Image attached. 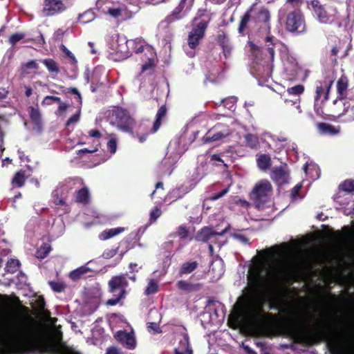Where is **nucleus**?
<instances>
[{
  "label": "nucleus",
  "mask_w": 354,
  "mask_h": 354,
  "mask_svg": "<svg viewBox=\"0 0 354 354\" xmlns=\"http://www.w3.org/2000/svg\"><path fill=\"white\" fill-rule=\"evenodd\" d=\"M149 134V133L147 132V133H142V135H139L138 133L134 132V136H132L134 138H136V137L138 138V141L140 143H143L144 142L146 141Z\"/></svg>",
  "instance_id": "57"
},
{
  "label": "nucleus",
  "mask_w": 354,
  "mask_h": 354,
  "mask_svg": "<svg viewBox=\"0 0 354 354\" xmlns=\"http://www.w3.org/2000/svg\"><path fill=\"white\" fill-rule=\"evenodd\" d=\"M49 285L53 291L56 292H64L66 288V284L63 282L51 281H49Z\"/></svg>",
  "instance_id": "42"
},
{
  "label": "nucleus",
  "mask_w": 354,
  "mask_h": 354,
  "mask_svg": "<svg viewBox=\"0 0 354 354\" xmlns=\"http://www.w3.org/2000/svg\"><path fill=\"white\" fill-rule=\"evenodd\" d=\"M20 262L18 259H10L7 261L5 270L8 273H15L16 272L20 267Z\"/></svg>",
  "instance_id": "35"
},
{
  "label": "nucleus",
  "mask_w": 354,
  "mask_h": 354,
  "mask_svg": "<svg viewBox=\"0 0 354 354\" xmlns=\"http://www.w3.org/2000/svg\"><path fill=\"white\" fill-rule=\"evenodd\" d=\"M176 287L187 293L197 292L202 288V284L200 283H192L187 281L180 280L176 283Z\"/></svg>",
  "instance_id": "21"
},
{
  "label": "nucleus",
  "mask_w": 354,
  "mask_h": 354,
  "mask_svg": "<svg viewBox=\"0 0 354 354\" xmlns=\"http://www.w3.org/2000/svg\"><path fill=\"white\" fill-rule=\"evenodd\" d=\"M67 6L62 0H44L43 12L46 16H53L66 10Z\"/></svg>",
  "instance_id": "12"
},
{
  "label": "nucleus",
  "mask_w": 354,
  "mask_h": 354,
  "mask_svg": "<svg viewBox=\"0 0 354 354\" xmlns=\"http://www.w3.org/2000/svg\"><path fill=\"white\" fill-rule=\"evenodd\" d=\"M111 117L115 120L114 123H116L120 130L134 136L133 129L136 121L127 110L117 107L112 111Z\"/></svg>",
  "instance_id": "6"
},
{
  "label": "nucleus",
  "mask_w": 354,
  "mask_h": 354,
  "mask_svg": "<svg viewBox=\"0 0 354 354\" xmlns=\"http://www.w3.org/2000/svg\"><path fill=\"white\" fill-rule=\"evenodd\" d=\"M80 111H79L77 113L73 114L71 115L67 120L66 125L69 126L71 124H73L74 122H77L80 120Z\"/></svg>",
  "instance_id": "53"
},
{
  "label": "nucleus",
  "mask_w": 354,
  "mask_h": 354,
  "mask_svg": "<svg viewBox=\"0 0 354 354\" xmlns=\"http://www.w3.org/2000/svg\"><path fill=\"white\" fill-rule=\"evenodd\" d=\"M271 165V159L268 155L261 154L257 158V165L263 170L268 169Z\"/></svg>",
  "instance_id": "33"
},
{
  "label": "nucleus",
  "mask_w": 354,
  "mask_h": 354,
  "mask_svg": "<svg viewBox=\"0 0 354 354\" xmlns=\"http://www.w3.org/2000/svg\"><path fill=\"white\" fill-rule=\"evenodd\" d=\"M107 148L111 153H115L117 150V141L115 138H111L107 142Z\"/></svg>",
  "instance_id": "50"
},
{
  "label": "nucleus",
  "mask_w": 354,
  "mask_h": 354,
  "mask_svg": "<svg viewBox=\"0 0 354 354\" xmlns=\"http://www.w3.org/2000/svg\"><path fill=\"white\" fill-rule=\"evenodd\" d=\"M286 3L287 7H290L292 10H296L301 8V6L304 4V0H286Z\"/></svg>",
  "instance_id": "45"
},
{
  "label": "nucleus",
  "mask_w": 354,
  "mask_h": 354,
  "mask_svg": "<svg viewBox=\"0 0 354 354\" xmlns=\"http://www.w3.org/2000/svg\"><path fill=\"white\" fill-rule=\"evenodd\" d=\"M48 100H53V101L56 102H57L59 104L62 102L61 98L59 97L53 96V95H48V96L45 97V98L44 99V100L42 101L41 103H45Z\"/></svg>",
  "instance_id": "61"
},
{
  "label": "nucleus",
  "mask_w": 354,
  "mask_h": 354,
  "mask_svg": "<svg viewBox=\"0 0 354 354\" xmlns=\"http://www.w3.org/2000/svg\"><path fill=\"white\" fill-rule=\"evenodd\" d=\"M341 191L345 192L348 194L354 193V180L346 179L344 180L339 186Z\"/></svg>",
  "instance_id": "37"
},
{
  "label": "nucleus",
  "mask_w": 354,
  "mask_h": 354,
  "mask_svg": "<svg viewBox=\"0 0 354 354\" xmlns=\"http://www.w3.org/2000/svg\"><path fill=\"white\" fill-rule=\"evenodd\" d=\"M105 354H121V353L117 347L110 346L106 349Z\"/></svg>",
  "instance_id": "62"
},
{
  "label": "nucleus",
  "mask_w": 354,
  "mask_h": 354,
  "mask_svg": "<svg viewBox=\"0 0 354 354\" xmlns=\"http://www.w3.org/2000/svg\"><path fill=\"white\" fill-rule=\"evenodd\" d=\"M75 201L77 203L87 204L89 202L90 194L88 187L83 188L77 191L75 194Z\"/></svg>",
  "instance_id": "26"
},
{
  "label": "nucleus",
  "mask_w": 354,
  "mask_h": 354,
  "mask_svg": "<svg viewBox=\"0 0 354 354\" xmlns=\"http://www.w3.org/2000/svg\"><path fill=\"white\" fill-rule=\"evenodd\" d=\"M252 20L256 24H263L270 28V12L268 8L263 6L252 17Z\"/></svg>",
  "instance_id": "17"
},
{
  "label": "nucleus",
  "mask_w": 354,
  "mask_h": 354,
  "mask_svg": "<svg viewBox=\"0 0 354 354\" xmlns=\"http://www.w3.org/2000/svg\"><path fill=\"white\" fill-rule=\"evenodd\" d=\"M119 250V247L112 249H107L103 253V257L106 259H110L113 257Z\"/></svg>",
  "instance_id": "51"
},
{
  "label": "nucleus",
  "mask_w": 354,
  "mask_h": 354,
  "mask_svg": "<svg viewBox=\"0 0 354 354\" xmlns=\"http://www.w3.org/2000/svg\"><path fill=\"white\" fill-rule=\"evenodd\" d=\"M336 87L339 100H335L333 101L334 104H337L338 102H342V100L346 98L348 87V77L344 75H342L337 82Z\"/></svg>",
  "instance_id": "15"
},
{
  "label": "nucleus",
  "mask_w": 354,
  "mask_h": 354,
  "mask_svg": "<svg viewBox=\"0 0 354 354\" xmlns=\"http://www.w3.org/2000/svg\"><path fill=\"white\" fill-rule=\"evenodd\" d=\"M41 63L46 66L50 74L57 75L60 73L59 64L52 58H46L41 60Z\"/></svg>",
  "instance_id": "25"
},
{
  "label": "nucleus",
  "mask_w": 354,
  "mask_h": 354,
  "mask_svg": "<svg viewBox=\"0 0 354 354\" xmlns=\"http://www.w3.org/2000/svg\"><path fill=\"white\" fill-rule=\"evenodd\" d=\"M124 230H125V228L123 227H115V228L107 229V230H103L99 234V239L102 241H106L107 239H109L113 236L118 235L119 234L124 232Z\"/></svg>",
  "instance_id": "24"
},
{
  "label": "nucleus",
  "mask_w": 354,
  "mask_h": 354,
  "mask_svg": "<svg viewBox=\"0 0 354 354\" xmlns=\"http://www.w3.org/2000/svg\"><path fill=\"white\" fill-rule=\"evenodd\" d=\"M304 91V86L302 84H297L288 88L287 92L289 95H299Z\"/></svg>",
  "instance_id": "43"
},
{
  "label": "nucleus",
  "mask_w": 354,
  "mask_h": 354,
  "mask_svg": "<svg viewBox=\"0 0 354 354\" xmlns=\"http://www.w3.org/2000/svg\"><path fill=\"white\" fill-rule=\"evenodd\" d=\"M283 275L270 271L264 264H258L250 270L246 298L252 307L250 315L252 326L257 330L277 335H284L296 343L309 345L325 342L331 354H354V327L349 326L344 333H337L329 326H320L313 330L300 331L295 314L288 313L283 321L278 322L277 315L263 310L266 299L260 292L268 281H281Z\"/></svg>",
  "instance_id": "1"
},
{
  "label": "nucleus",
  "mask_w": 354,
  "mask_h": 354,
  "mask_svg": "<svg viewBox=\"0 0 354 354\" xmlns=\"http://www.w3.org/2000/svg\"><path fill=\"white\" fill-rule=\"evenodd\" d=\"M25 37V35L22 32H16L10 36L8 39V43L12 46H15L19 41Z\"/></svg>",
  "instance_id": "41"
},
{
  "label": "nucleus",
  "mask_w": 354,
  "mask_h": 354,
  "mask_svg": "<svg viewBox=\"0 0 354 354\" xmlns=\"http://www.w3.org/2000/svg\"><path fill=\"white\" fill-rule=\"evenodd\" d=\"M245 145L248 147L257 149L259 146V138L257 135L248 133L244 136Z\"/></svg>",
  "instance_id": "31"
},
{
  "label": "nucleus",
  "mask_w": 354,
  "mask_h": 354,
  "mask_svg": "<svg viewBox=\"0 0 354 354\" xmlns=\"http://www.w3.org/2000/svg\"><path fill=\"white\" fill-rule=\"evenodd\" d=\"M25 181V171L20 170L15 174L12 180V184L17 187H21L22 186H24Z\"/></svg>",
  "instance_id": "34"
},
{
  "label": "nucleus",
  "mask_w": 354,
  "mask_h": 354,
  "mask_svg": "<svg viewBox=\"0 0 354 354\" xmlns=\"http://www.w3.org/2000/svg\"><path fill=\"white\" fill-rule=\"evenodd\" d=\"M96 17V14L93 9H88L79 15L77 21L82 24H86L93 21Z\"/></svg>",
  "instance_id": "28"
},
{
  "label": "nucleus",
  "mask_w": 354,
  "mask_h": 354,
  "mask_svg": "<svg viewBox=\"0 0 354 354\" xmlns=\"http://www.w3.org/2000/svg\"><path fill=\"white\" fill-rule=\"evenodd\" d=\"M13 337V341L0 344V354H51L57 351V346L43 340L30 324L17 326Z\"/></svg>",
  "instance_id": "2"
},
{
  "label": "nucleus",
  "mask_w": 354,
  "mask_h": 354,
  "mask_svg": "<svg viewBox=\"0 0 354 354\" xmlns=\"http://www.w3.org/2000/svg\"><path fill=\"white\" fill-rule=\"evenodd\" d=\"M155 66L156 64L153 58H149L147 62L142 66L141 73H144L145 71L148 70H151L153 71L155 68Z\"/></svg>",
  "instance_id": "48"
},
{
  "label": "nucleus",
  "mask_w": 354,
  "mask_h": 354,
  "mask_svg": "<svg viewBox=\"0 0 354 354\" xmlns=\"http://www.w3.org/2000/svg\"><path fill=\"white\" fill-rule=\"evenodd\" d=\"M68 90V93L76 95L77 96L78 102L80 104H82V95L78 91V89L75 87H70Z\"/></svg>",
  "instance_id": "55"
},
{
  "label": "nucleus",
  "mask_w": 354,
  "mask_h": 354,
  "mask_svg": "<svg viewBox=\"0 0 354 354\" xmlns=\"http://www.w3.org/2000/svg\"><path fill=\"white\" fill-rule=\"evenodd\" d=\"M116 340L123 344L129 349H134L136 348V339L134 337L124 331L119 330L115 335Z\"/></svg>",
  "instance_id": "16"
},
{
  "label": "nucleus",
  "mask_w": 354,
  "mask_h": 354,
  "mask_svg": "<svg viewBox=\"0 0 354 354\" xmlns=\"http://www.w3.org/2000/svg\"><path fill=\"white\" fill-rule=\"evenodd\" d=\"M271 189V184L268 180L261 181L254 186L250 194V199L257 205H259L266 198Z\"/></svg>",
  "instance_id": "11"
},
{
  "label": "nucleus",
  "mask_w": 354,
  "mask_h": 354,
  "mask_svg": "<svg viewBox=\"0 0 354 354\" xmlns=\"http://www.w3.org/2000/svg\"><path fill=\"white\" fill-rule=\"evenodd\" d=\"M216 42L221 47L225 58H230L232 56L233 47L228 35L224 31H221L216 37Z\"/></svg>",
  "instance_id": "14"
},
{
  "label": "nucleus",
  "mask_w": 354,
  "mask_h": 354,
  "mask_svg": "<svg viewBox=\"0 0 354 354\" xmlns=\"http://www.w3.org/2000/svg\"><path fill=\"white\" fill-rule=\"evenodd\" d=\"M194 0H180L178 5L174 9L171 14L168 15L165 22L167 24H173L183 19L191 10Z\"/></svg>",
  "instance_id": "10"
},
{
  "label": "nucleus",
  "mask_w": 354,
  "mask_h": 354,
  "mask_svg": "<svg viewBox=\"0 0 354 354\" xmlns=\"http://www.w3.org/2000/svg\"><path fill=\"white\" fill-rule=\"evenodd\" d=\"M234 237L237 240H239L240 242H241V243H243L244 244L249 243V239L248 237H246L245 235H243V234H235Z\"/></svg>",
  "instance_id": "60"
},
{
  "label": "nucleus",
  "mask_w": 354,
  "mask_h": 354,
  "mask_svg": "<svg viewBox=\"0 0 354 354\" xmlns=\"http://www.w3.org/2000/svg\"><path fill=\"white\" fill-rule=\"evenodd\" d=\"M274 39V36H268L265 38V42L266 44L265 46L259 48L254 46V54L255 55L256 59L259 60L258 55L260 53L263 57L261 58V61L263 62V66H266L269 70H272L273 67V62L274 59L275 50L274 44L273 40Z\"/></svg>",
  "instance_id": "7"
},
{
  "label": "nucleus",
  "mask_w": 354,
  "mask_h": 354,
  "mask_svg": "<svg viewBox=\"0 0 354 354\" xmlns=\"http://www.w3.org/2000/svg\"><path fill=\"white\" fill-rule=\"evenodd\" d=\"M333 74L327 75L324 80L317 83L315 88L314 109L317 115L323 116L324 111L322 104L329 99L330 88L334 83Z\"/></svg>",
  "instance_id": "4"
},
{
  "label": "nucleus",
  "mask_w": 354,
  "mask_h": 354,
  "mask_svg": "<svg viewBox=\"0 0 354 354\" xmlns=\"http://www.w3.org/2000/svg\"><path fill=\"white\" fill-rule=\"evenodd\" d=\"M160 210L158 208H155L150 213V217L152 220H156L160 216Z\"/></svg>",
  "instance_id": "58"
},
{
  "label": "nucleus",
  "mask_w": 354,
  "mask_h": 354,
  "mask_svg": "<svg viewBox=\"0 0 354 354\" xmlns=\"http://www.w3.org/2000/svg\"><path fill=\"white\" fill-rule=\"evenodd\" d=\"M30 118L31 122L36 126L39 127L41 124V115L38 108L30 106Z\"/></svg>",
  "instance_id": "32"
},
{
  "label": "nucleus",
  "mask_w": 354,
  "mask_h": 354,
  "mask_svg": "<svg viewBox=\"0 0 354 354\" xmlns=\"http://www.w3.org/2000/svg\"><path fill=\"white\" fill-rule=\"evenodd\" d=\"M301 188V185H296L291 190V197L292 198H296L299 196V191Z\"/></svg>",
  "instance_id": "56"
},
{
  "label": "nucleus",
  "mask_w": 354,
  "mask_h": 354,
  "mask_svg": "<svg viewBox=\"0 0 354 354\" xmlns=\"http://www.w3.org/2000/svg\"><path fill=\"white\" fill-rule=\"evenodd\" d=\"M268 307L270 310H280L281 306L274 299H270Z\"/></svg>",
  "instance_id": "59"
},
{
  "label": "nucleus",
  "mask_w": 354,
  "mask_h": 354,
  "mask_svg": "<svg viewBox=\"0 0 354 354\" xmlns=\"http://www.w3.org/2000/svg\"><path fill=\"white\" fill-rule=\"evenodd\" d=\"M124 297L125 295H124V291L122 292H119L115 298L108 299L106 301V304L110 306H115L120 302V301L122 299L124 298Z\"/></svg>",
  "instance_id": "49"
},
{
  "label": "nucleus",
  "mask_w": 354,
  "mask_h": 354,
  "mask_svg": "<svg viewBox=\"0 0 354 354\" xmlns=\"http://www.w3.org/2000/svg\"><path fill=\"white\" fill-rule=\"evenodd\" d=\"M50 251V245L47 243H44L37 250V257L39 259H44L48 255Z\"/></svg>",
  "instance_id": "38"
},
{
  "label": "nucleus",
  "mask_w": 354,
  "mask_h": 354,
  "mask_svg": "<svg viewBox=\"0 0 354 354\" xmlns=\"http://www.w3.org/2000/svg\"><path fill=\"white\" fill-rule=\"evenodd\" d=\"M97 151V148H95L94 149H88L86 148H84V149H80L78 150L77 151V155L79 156H82L84 153H93L95 151Z\"/></svg>",
  "instance_id": "64"
},
{
  "label": "nucleus",
  "mask_w": 354,
  "mask_h": 354,
  "mask_svg": "<svg viewBox=\"0 0 354 354\" xmlns=\"http://www.w3.org/2000/svg\"><path fill=\"white\" fill-rule=\"evenodd\" d=\"M39 68L37 61L32 59L21 64V72L23 75H28L31 73V71H37Z\"/></svg>",
  "instance_id": "29"
},
{
  "label": "nucleus",
  "mask_w": 354,
  "mask_h": 354,
  "mask_svg": "<svg viewBox=\"0 0 354 354\" xmlns=\"http://www.w3.org/2000/svg\"><path fill=\"white\" fill-rule=\"evenodd\" d=\"M198 267V263L196 261H187L183 263L179 270L180 276L192 273Z\"/></svg>",
  "instance_id": "27"
},
{
  "label": "nucleus",
  "mask_w": 354,
  "mask_h": 354,
  "mask_svg": "<svg viewBox=\"0 0 354 354\" xmlns=\"http://www.w3.org/2000/svg\"><path fill=\"white\" fill-rule=\"evenodd\" d=\"M317 128L322 134L335 135L339 133V130L331 124L320 122L317 124Z\"/></svg>",
  "instance_id": "30"
},
{
  "label": "nucleus",
  "mask_w": 354,
  "mask_h": 354,
  "mask_svg": "<svg viewBox=\"0 0 354 354\" xmlns=\"http://www.w3.org/2000/svg\"><path fill=\"white\" fill-rule=\"evenodd\" d=\"M229 190H230V186L223 189L222 191L218 192V193H215L212 196V200H218L220 198L223 197V196H225L226 194H227L229 192Z\"/></svg>",
  "instance_id": "54"
},
{
  "label": "nucleus",
  "mask_w": 354,
  "mask_h": 354,
  "mask_svg": "<svg viewBox=\"0 0 354 354\" xmlns=\"http://www.w3.org/2000/svg\"><path fill=\"white\" fill-rule=\"evenodd\" d=\"M89 136L92 138H100L102 137V133L99 130L97 129H91L88 131Z\"/></svg>",
  "instance_id": "63"
},
{
  "label": "nucleus",
  "mask_w": 354,
  "mask_h": 354,
  "mask_svg": "<svg viewBox=\"0 0 354 354\" xmlns=\"http://www.w3.org/2000/svg\"><path fill=\"white\" fill-rule=\"evenodd\" d=\"M308 4L311 6L320 23L330 25L339 24V14L335 6L322 5L319 0H311Z\"/></svg>",
  "instance_id": "3"
},
{
  "label": "nucleus",
  "mask_w": 354,
  "mask_h": 354,
  "mask_svg": "<svg viewBox=\"0 0 354 354\" xmlns=\"http://www.w3.org/2000/svg\"><path fill=\"white\" fill-rule=\"evenodd\" d=\"M257 6V3H253L243 14V15L241 17L239 27H238V32L240 35H244L245 32L247 29L248 23L251 19H252V14L254 11V7Z\"/></svg>",
  "instance_id": "18"
},
{
  "label": "nucleus",
  "mask_w": 354,
  "mask_h": 354,
  "mask_svg": "<svg viewBox=\"0 0 354 354\" xmlns=\"http://www.w3.org/2000/svg\"><path fill=\"white\" fill-rule=\"evenodd\" d=\"M10 305L8 296L0 294V307L8 308L10 307Z\"/></svg>",
  "instance_id": "52"
},
{
  "label": "nucleus",
  "mask_w": 354,
  "mask_h": 354,
  "mask_svg": "<svg viewBox=\"0 0 354 354\" xmlns=\"http://www.w3.org/2000/svg\"><path fill=\"white\" fill-rule=\"evenodd\" d=\"M237 98L234 96H230L221 100L223 106L227 108L229 110L235 109Z\"/></svg>",
  "instance_id": "40"
},
{
  "label": "nucleus",
  "mask_w": 354,
  "mask_h": 354,
  "mask_svg": "<svg viewBox=\"0 0 354 354\" xmlns=\"http://www.w3.org/2000/svg\"><path fill=\"white\" fill-rule=\"evenodd\" d=\"M285 25L290 32L300 34L306 31L305 17L301 8L288 11Z\"/></svg>",
  "instance_id": "5"
},
{
  "label": "nucleus",
  "mask_w": 354,
  "mask_h": 354,
  "mask_svg": "<svg viewBox=\"0 0 354 354\" xmlns=\"http://www.w3.org/2000/svg\"><path fill=\"white\" fill-rule=\"evenodd\" d=\"M271 178L278 185H283L288 182L289 174L282 167H277L272 170Z\"/></svg>",
  "instance_id": "19"
},
{
  "label": "nucleus",
  "mask_w": 354,
  "mask_h": 354,
  "mask_svg": "<svg viewBox=\"0 0 354 354\" xmlns=\"http://www.w3.org/2000/svg\"><path fill=\"white\" fill-rule=\"evenodd\" d=\"M344 111L339 116L344 115L347 122L354 121V100H349L343 102Z\"/></svg>",
  "instance_id": "23"
},
{
  "label": "nucleus",
  "mask_w": 354,
  "mask_h": 354,
  "mask_svg": "<svg viewBox=\"0 0 354 354\" xmlns=\"http://www.w3.org/2000/svg\"><path fill=\"white\" fill-rule=\"evenodd\" d=\"M89 269L87 267L82 266L80 267L73 271H71L69 274V277L73 281H77L80 279L82 276L86 274L88 272Z\"/></svg>",
  "instance_id": "36"
},
{
  "label": "nucleus",
  "mask_w": 354,
  "mask_h": 354,
  "mask_svg": "<svg viewBox=\"0 0 354 354\" xmlns=\"http://www.w3.org/2000/svg\"><path fill=\"white\" fill-rule=\"evenodd\" d=\"M123 9L121 8H108L106 13L113 18L118 19L122 16Z\"/></svg>",
  "instance_id": "44"
},
{
  "label": "nucleus",
  "mask_w": 354,
  "mask_h": 354,
  "mask_svg": "<svg viewBox=\"0 0 354 354\" xmlns=\"http://www.w3.org/2000/svg\"><path fill=\"white\" fill-rule=\"evenodd\" d=\"M167 112V109L166 105H162L159 108L156 115V120L153 124V127L149 131L150 133H154L160 129L162 124V120L166 116Z\"/></svg>",
  "instance_id": "22"
},
{
  "label": "nucleus",
  "mask_w": 354,
  "mask_h": 354,
  "mask_svg": "<svg viewBox=\"0 0 354 354\" xmlns=\"http://www.w3.org/2000/svg\"><path fill=\"white\" fill-rule=\"evenodd\" d=\"M158 291V283L154 279H151L145 289V293L146 295L156 293Z\"/></svg>",
  "instance_id": "39"
},
{
  "label": "nucleus",
  "mask_w": 354,
  "mask_h": 354,
  "mask_svg": "<svg viewBox=\"0 0 354 354\" xmlns=\"http://www.w3.org/2000/svg\"><path fill=\"white\" fill-rule=\"evenodd\" d=\"M209 23V20H201L196 24L189 32L187 38V44L191 49H195L204 38Z\"/></svg>",
  "instance_id": "8"
},
{
  "label": "nucleus",
  "mask_w": 354,
  "mask_h": 354,
  "mask_svg": "<svg viewBox=\"0 0 354 354\" xmlns=\"http://www.w3.org/2000/svg\"><path fill=\"white\" fill-rule=\"evenodd\" d=\"M109 291L115 294L118 290L119 292L124 291L126 295V288L128 286V281L124 275H118L111 277L109 281Z\"/></svg>",
  "instance_id": "13"
},
{
  "label": "nucleus",
  "mask_w": 354,
  "mask_h": 354,
  "mask_svg": "<svg viewBox=\"0 0 354 354\" xmlns=\"http://www.w3.org/2000/svg\"><path fill=\"white\" fill-rule=\"evenodd\" d=\"M222 233H218L211 228L205 227L202 228L200 231H198L195 236V239L198 241L202 242H207L210 239H212L215 235H222Z\"/></svg>",
  "instance_id": "20"
},
{
  "label": "nucleus",
  "mask_w": 354,
  "mask_h": 354,
  "mask_svg": "<svg viewBox=\"0 0 354 354\" xmlns=\"http://www.w3.org/2000/svg\"><path fill=\"white\" fill-rule=\"evenodd\" d=\"M230 134V130L227 125L217 123L210 129L203 137L202 140L205 144L219 141Z\"/></svg>",
  "instance_id": "9"
},
{
  "label": "nucleus",
  "mask_w": 354,
  "mask_h": 354,
  "mask_svg": "<svg viewBox=\"0 0 354 354\" xmlns=\"http://www.w3.org/2000/svg\"><path fill=\"white\" fill-rule=\"evenodd\" d=\"M59 48L60 50L65 54V55L71 59L72 64L76 65L77 61L74 55L64 44H61Z\"/></svg>",
  "instance_id": "46"
},
{
  "label": "nucleus",
  "mask_w": 354,
  "mask_h": 354,
  "mask_svg": "<svg viewBox=\"0 0 354 354\" xmlns=\"http://www.w3.org/2000/svg\"><path fill=\"white\" fill-rule=\"evenodd\" d=\"M176 234L180 239H185L189 236V230L186 226L180 225L178 227Z\"/></svg>",
  "instance_id": "47"
}]
</instances>
